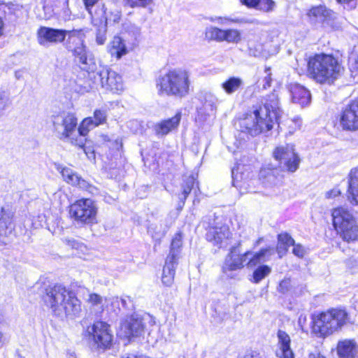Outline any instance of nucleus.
Here are the masks:
<instances>
[{
  "mask_svg": "<svg viewBox=\"0 0 358 358\" xmlns=\"http://www.w3.org/2000/svg\"><path fill=\"white\" fill-rule=\"evenodd\" d=\"M273 156L279 162L280 167L268 164L262 168L259 171V179L265 188L275 192V189H278L282 182L284 176L282 172H296L301 159L296 152L294 145L292 144L277 147L273 152Z\"/></svg>",
  "mask_w": 358,
  "mask_h": 358,
  "instance_id": "f257e3e1",
  "label": "nucleus"
},
{
  "mask_svg": "<svg viewBox=\"0 0 358 358\" xmlns=\"http://www.w3.org/2000/svg\"><path fill=\"white\" fill-rule=\"evenodd\" d=\"M280 115L278 96L273 92L269 94L264 105L256 108L238 121L243 133L256 136L261 133L270 131Z\"/></svg>",
  "mask_w": 358,
  "mask_h": 358,
  "instance_id": "f03ea898",
  "label": "nucleus"
},
{
  "mask_svg": "<svg viewBox=\"0 0 358 358\" xmlns=\"http://www.w3.org/2000/svg\"><path fill=\"white\" fill-rule=\"evenodd\" d=\"M343 67L338 59L331 55L316 54L309 58L308 73L320 83H331L341 75Z\"/></svg>",
  "mask_w": 358,
  "mask_h": 358,
  "instance_id": "7ed1b4c3",
  "label": "nucleus"
},
{
  "mask_svg": "<svg viewBox=\"0 0 358 358\" xmlns=\"http://www.w3.org/2000/svg\"><path fill=\"white\" fill-rule=\"evenodd\" d=\"M189 73L182 69L170 70L156 80V88L159 95L182 98L189 94Z\"/></svg>",
  "mask_w": 358,
  "mask_h": 358,
  "instance_id": "20e7f679",
  "label": "nucleus"
},
{
  "mask_svg": "<svg viewBox=\"0 0 358 358\" xmlns=\"http://www.w3.org/2000/svg\"><path fill=\"white\" fill-rule=\"evenodd\" d=\"M44 300L57 315L64 312L66 316L74 317L81 311L80 301L75 294L60 285L48 290Z\"/></svg>",
  "mask_w": 358,
  "mask_h": 358,
  "instance_id": "39448f33",
  "label": "nucleus"
},
{
  "mask_svg": "<svg viewBox=\"0 0 358 358\" xmlns=\"http://www.w3.org/2000/svg\"><path fill=\"white\" fill-rule=\"evenodd\" d=\"M348 319L345 310L333 308L315 317L313 329L321 336H326L341 329L347 324Z\"/></svg>",
  "mask_w": 358,
  "mask_h": 358,
  "instance_id": "423d86ee",
  "label": "nucleus"
},
{
  "mask_svg": "<svg viewBox=\"0 0 358 358\" xmlns=\"http://www.w3.org/2000/svg\"><path fill=\"white\" fill-rule=\"evenodd\" d=\"M53 131L63 141L83 148V138H77V118L72 113H62L52 117Z\"/></svg>",
  "mask_w": 358,
  "mask_h": 358,
  "instance_id": "0eeeda50",
  "label": "nucleus"
},
{
  "mask_svg": "<svg viewBox=\"0 0 358 358\" xmlns=\"http://www.w3.org/2000/svg\"><path fill=\"white\" fill-rule=\"evenodd\" d=\"M331 216L335 229L344 241L350 242L358 238V225L347 208H336L332 210Z\"/></svg>",
  "mask_w": 358,
  "mask_h": 358,
  "instance_id": "6e6552de",
  "label": "nucleus"
},
{
  "mask_svg": "<svg viewBox=\"0 0 358 358\" xmlns=\"http://www.w3.org/2000/svg\"><path fill=\"white\" fill-rule=\"evenodd\" d=\"M96 79H92L83 86V92L92 90L96 88L97 85L113 93L120 94L124 90L122 78L116 71L107 67H101L96 71Z\"/></svg>",
  "mask_w": 358,
  "mask_h": 358,
  "instance_id": "1a4fd4ad",
  "label": "nucleus"
},
{
  "mask_svg": "<svg viewBox=\"0 0 358 358\" xmlns=\"http://www.w3.org/2000/svg\"><path fill=\"white\" fill-rule=\"evenodd\" d=\"M71 219L78 225L96 223L97 207L90 199L77 200L69 207Z\"/></svg>",
  "mask_w": 358,
  "mask_h": 358,
  "instance_id": "9d476101",
  "label": "nucleus"
},
{
  "mask_svg": "<svg viewBox=\"0 0 358 358\" xmlns=\"http://www.w3.org/2000/svg\"><path fill=\"white\" fill-rule=\"evenodd\" d=\"M67 34H69V37L77 36L78 38L84 37V34L81 29L66 31L41 27L37 31L38 42L40 45L43 46L46 45L48 43H62L64 41Z\"/></svg>",
  "mask_w": 358,
  "mask_h": 358,
  "instance_id": "9b49d317",
  "label": "nucleus"
},
{
  "mask_svg": "<svg viewBox=\"0 0 358 358\" xmlns=\"http://www.w3.org/2000/svg\"><path fill=\"white\" fill-rule=\"evenodd\" d=\"M79 39L81 41L80 45L73 50L74 61L80 69L88 73L90 82L92 79L96 78V63L92 53L88 51L84 45L83 38Z\"/></svg>",
  "mask_w": 358,
  "mask_h": 358,
  "instance_id": "f8f14e48",
  "label": "nucleus"
},
{
  "mask_svg": "<svg viewBox=\"0 0 358 358\" xmlns=\"http://www.w3.org/2000/svg\"><path fill=\"white\" fill-rule=\"evenodd\" d=\"M87 331L97 348L106 350L110 347L113 335L110 333V327L106 322H95L92 327H88Z\"/></svg>",
  "mask_w": 358,
  "mask_h": 358,
  "instance_id": "ddd939ff",
  "label": "nucleus"
},
{
  "mask_svg": "<svg viewBox=\"0 0 358 358\" xmlns=\"http://www.w3.org/2000/svg\"><path fill=\"white\" fill-rule=\"evenodd\" d=\"M231 235L228 225L217 222L214 225L209 227L206 238L213 245L222 248L228 245Z\"/></svg>",
  "mask_w": 358,
  "mask_h": 358,
  "instance_id": "4468645a",
  "label": "nucleus"
},
{
  "mask_svg": "<svg viewBox=\"0 0 358 358\" xmlns=\"http://www.w3.org/2000/svg\"><path fill=\"white\" fill-rule=\"evenodd\" d=\"M339 123L343 130H358V99L345 106L341 110Z\"/></svg>",
  "mask_w": 358,
  "mask_h": 358,
  "instance_id": "2eb2a0df",
  "label": "nucleus"
},
{
  "mask_svg": "<svg viewBox=\"0 0 358 358\" xmlns=\"http://www.w3.org/2000/svg\"><path fill=\"white\" fill-rule=\"evenodd\" d=\"M57 170L62 174L64 180L73 186H77L88 192L94 194L97 192V189L83 179L76 172L69 167L57 166Z\"/></svg>",
  "mask_w": 358,
  "mask_h": 358,
  "instance_id": "dca6fc26",
  "label": "nucleus"
},
{
  "mask_svg": "<svg viewBox=\"0 0 358 358\" xmlns=\"http://www.w3.org/2000/svg\"><path fill=\"white\" fill-rule=\"evenodd\" d=\"M252 255L251 251H247L243 254H236L235 248H233L226 257L222 266V271L230 276L229 272L241 270L245 265L248 257Z\"/></svg>",
  "mask_w": 358,
  "mask_h": 358,
  "instance_id": "f3484780",
  "label": "nucleus"
},
{
  "mask_svg": "<svg viewBox=\"0 0 358 358\" xmlns=\"http://www.w3.org/2000/svg\"><path fill=\"white\" fill-rule=\"evenodd\" d=\"M15 209L11 204L6 203L0 210V236H7L14 229Z\"/></svg>",
  "mask_w": 358,
  "mask_h": 358,
  "instance_id": "a211bd4d",
  "label": "nucleus"
},
{
  "mask_svg": "<svg viewBox=\"0 0 358 358\" xmlns=\"http://www.w3.org/2000/svg\"><path fill=\"white\" fill-rule=\"evenodd\" d=\"M121 329L124 331V336L128 338L141 336L144 331L142 318L138 315H131L121 325Z\"/></svg>",
  "mask_w": 358,
  "mask_h": 358,
  "instance_id": "6ab92c4d",
  "label": "nucleus"
},
{
  "mask_svg": "<svg viewBox=\"0 0 358 358\" xmlns=\"http://www.w3.org/2000/svg\"><path fill=\"white\" fill-rule=\"evenodd\" d=\"M200 106L196 107L198 114L201 116H209L215 113L217 98L210 92H205L200 96Z\"/></svg>",
  "mask_w": 358,
  "mask_h": 358,
  "instance_id": "aec40b11",
  "label": "nucleus"
},
{
  "mask_svg": "<svg viewBox=\"0 0 358 358\" xmlns=\"http://www.w3.org/2000/svg\"><path fill=\"white\" fill-rule=\"evenodd\" d=\"M181 120V113H178L173 117L157 122L154 126V131L157 136L163 137L176 129Z\"/></svg>",
  "mask_w": 358,
  "mask_h": 358,
  "instance_id": "412c9836",
  "label": "nucleus"
},
{
  "mask_svg": "<svg viewBox=\"0 0 358 358\" xmlns=\"http://www.w3.org/2000/svg\"><path fill=\"white\" fill-rule=\"evenodd\" d=\"M278 343L275 355L279 358H294L290 348L291 339L289 336L282 330L277 333Z\"/></svg>",
  "mask_w": 358,
  "mask_h": 358,
  "instance_id": "4be33fe9",
  "label": "nucleus"
},
{
  "mask_svg": "<svg viewBox=\"0 0 358 358\" xmlns=\"http://www.w3.org/2000/svg\"><path fill=\"white\" fill-rule=\"evenodd\" d=\"M289 91L292 94V101L302 107L310 104L311 94L305 87L298 83L290 84Z\"/></svg>",
  "mask_w": 358,
  "mask_h": 358,
  "instance_id": "5701e85b",
  "label": "nucleus"
},
{
  "mask_svg": "<svg viewBox=\"0 0 358 358\" xmlns=\"http://www.w3.org/2000/svg\"><path fill=\"white\" fill-rule=\"evenodd\" d=\"M337 353L340 358H357L358 345L354 339H345L338 341Z\"/></svg>",
  "mask_w": 358,
  "mask_h": 358,
  "instance_id": "b1692460",
  "label": "nucleus"
},
{
  "mask_svg": "<svg viewBox=\"0 0 358 358\" xmlns=\"http://www.w3.org/2000/svg\"><path fill=\"white\" fill-rule=\"evenodd\" d=\"M331 15L332 11L324 5L313 6L307 13L309 20L313 23H324L331 19Z\"/></svg>",
  "mask_w": 358,
  "mask_h": 358,
  "instance_id": "393cba45",
  "label": "nucleus"
},
{
  "mask_svg": "<svg viewBox=\"0 0 358 358\" xmlns=\"http://www.w3.org/2000/svg\"><path fill=\"white\" fill-rule=\"evenodd\" d=\"M348 192L350 203L358 205V166L349 173Z\"/></svg>",
  "mask_w": 358,
  "mask_h": 358,
  "instance_id": "a878e982",
  "label": "nucleus"
},
{
  "mask_svg": "<svg viewBox=\"0 0 358 358\" xmlns=\"http://www.w3.org/2000/svg\"><path fill=\"white\" fill-rule=\"evenodd\" d=\"M177 264V260L172 259V257H166L162 276V281L164 285L169 287L173 284Z\"/></svg>",
  "mask_w": 358,
  "mask_h": 358,
  "instance_id": "bb28decb",
  "label": "nucleus"
},
{
  "mask_svg": "<svg viewBox=\"0 0 358 358\" xmlns=\"http://www.w3.org/2000/svg\"><path fill=\"white\" fill-rule=\"evenodd\" d=\"M96 127L97 126L96 123H94V120L92 117H87L82 121L78 129H76L77 138H83V148H81L84 150L85 154L87 155L88 158H90L91 157L88 155V153L86 150V148L85 146L86 142L85 137L87 135L88 132Z\"/></svg>",
  "mask_w": 358,
  "mask_h": 358,
  "instance_id": "cd10ccee",
  "label": "nucleus"
},
{
  "mask_svg": "<svg viewBox=\"0 0 358 358\" xmlns=\"http://www.w3.org/2000/svg\"><path fill=\"white\" fill-rule=\"evenodd\" d=\"M243 85V80L236 76L229 77L221 84L222 89L229 95L238 91Z\"/></svg>",
  "mask_w": 358,
  "mask_h": 358,
  "instance_id": "c85d7f7f",
  "label": "nucleus"
},
{
  "mask_svg": "<svg viewBox=\"0 0 358 358\" xmlns=\"http://www.w3.org/2000/svg\"><path fill=\"white\" fill-rule=\"evenodd\" d=\"M109 52L112 56H115L117 59L127 54V50L122 38L114 36L109 45Z\"/></svg>",
  "mask_w": 358,
  "mask_h": 358,
  "instance_id": "c756f323",
  "label": "nucleus"
},
{
  "mask_svg": "<svg viewBox=\"0 0 358 358\" xmlns=\"http://www.w3.org/2000/svg\"><path fill=\"white\" fill-rule=\"evenodd\" d=\"M271 248H263L261 249L258 252L253 254L248 257L247 262H245V265L248 268H252L259 264L264 259V257L266 255H271L273 252H271Z\"/></svg>",
  "mask_w": 358,
  "mask_h": 358,
  "instance_id": "7c9ffc66",
  "label": "nucleus"
},
{
  "mask_svg": "<svg viewBox=\"0 0 358 358\" xmlns=\"http://www.w3.org/2000/svg\"><path fill=\"white\" fill-rule=\"evenodd\" d=\"M295 241L292 236L287 233H282L278 236V245L277 251L278 254L281 252L285 253L288 248L291 245L293 246Z\"/></svg>",
  "mask_w": 358,
  "mask_h": 358,
  "instance_id": "2f4dec72",
  "label": "nucleus"
},
{
  "mask_svg": "<svg viewBox=\"0 0 358 358\" xmlns=\"http://www.w3.org/2000/svg\"><path fill=\"white\" fill-rule=\"evenodd\" d=\"M182 234L180 232L176 234L172 239L170 247V252L167 257H172V259L178 260L180 250L182 245Z\"/></svg>",
  "mask_w": 358,
  "mask_h": 358,
  "instance_id": "473e14b6",
  "label": "nucleus"
},
{
  "mask_svg": "<svg viewBox=\"0 0 358 358\" xmlns=\"http://www.w3.org/2000/svg\"><path fill=\"white\" fill-rule=\"evenodd\" d=\"M194 185L195 178L192 176H188L184 180L183 184L182 185V192L179 197L180 201L182 202V206L184 205L186 199L191 192L192 189L194 188ZM182 207V206H181V208Z\"/></svg>",
  "mask_w": 358,
  "mask_h": 358,
  "instance_id": "72a5a7b5",
  "label": "nucleus"
},
{
  "mask_svg": "<svg viewBox=\"0 0 358 358\" xmlns=\"http://www.w3.org/2000/svg\"><path fill=\"white\" fill-rule=\"evenodd\" d=\"M224 29L209 27L206 29L205 38L208 41H215L217 42H223Z\"/></svg>",
  "mask_w": 358,
  "mask_h": 358,
  "instance_id": "f704fd0d",
  "label": "nucleus"
},
{
  "mask_svg": "<svg viewBox=\"0 0 358 358\" xmlns=\"http://www.w3.org/2000/svg\"><path fill=\"white\" fill-rule=\"evenodd\" d=\"M92 20V22L97 25V23L99 24L105 23V18L106 17V8H105L104 4H98L96 6L94 10H92V14H90Z\"/></svg>",
  "mask_w": 358,
  "mask_h": 358,
  "instance_id": "c9c22d12",
  "label": "nucleus"
},
{
  "mask_svg": "<svg viewBox=\"0 0 358 358\" xmlns=\"http://www.w3.org/2000/svg\"><path fill=\"white\" fill-rule=\"evenodd\" d=\"M223 41L231 43H238L241 41V33L235 29H224Z\"/></svg>",
  "mask_w": 358,
  "mask_h": 358,
  "instance_id": "e433bc0d",
  "label": "nucleus"
},
{
  "mask_svg": "<svg viewBox=\"0 0 358 358\" xmlns=\"http://www.w3.org/2000/svg\"><path fill=\"white\" fill-rule=\"evenodd\" d=\"M271 271V268L266 265L259 266L253 272V282L259 283L266 278Z\"/></svg>",
  "mask_w": 358,
  "mask_h": 358,
  "instance_id": "4c0bfd02",
  "label": "nucleus"
},
{
  "mask_svg": "<svg viewBox=\"0 0 358 358\" xmlns=\"http://www.w3.org/2000/svg\"><path fill=\"white\" fill-rule=\"evenodd\" d=\"M107 39V25L106 23L97 24L96 30V43L98 45H103Z\"/></svg>",
  "mask_w": 358,
  "mask_h": 358,
  "instance_id": "58836bf2",
  "label": "nucleus"
},
{
  "mask_svg": "<svg viewBox=\"0 0 358 358\" xmlns=\"http://www.w3.org/2000/svg\"><path fill=\"white\" fill-rule=\"evenodd\" d=\"M276 3L273 0H258L257 9L264 13H271L274 11Z\"/></svg>",
  "mask_w": 358,
  "mask_h": 358,
  "instance_id": "ea45409f",
  "label": "nucleus"
},
{
  "mask_svg": "<svg viewBox=\"0 0 358 358\" xmlns=\"http://www.w3.org/2000/svg\"><path fill=\"white\" fill-rule=\"evenodd\" d=\"M108 108L106 106L101 107L99 109L95 110L94 113V123H96V126L99 124H103L106 120Z\"/></svg>",
  "mask_w": 358,
  "mask_h": 358,
  "instance_id": "a19ab883",
  "label": "nucleus"
},
{
  "mask_svg": "<svg viewBox=\"0 0 358 358\" xmlns=\"http://www.w3.org/2000/svg\"><path fill=\"white\" fill-rule=\"evenodd\" d=\"M122 17V12L117 8H110L108 13H106L105 18V23L108 24V22H113L114 23H118Z\"/></svg>",
  "mask_w": 358,
  "mask_h": 358,
  "instance_id": "79ce46f5",
  "label": "nucleus"
},
{
  "mask_svg": "<svg viewBox=\"0 0 358 358\" xmlns=\"http://www.w3.org/2000/svg\"><path fill=\"white\" fill-rule=\"evenodd\" d=\"M10 103L8 94L6 91L0 90V116L9 107Z\"/></svg>",
  "mask_w": 358,
  "mask_h": 358,
  "instance_id": "37998d69",
  "label": "nucleus"
},
{
  "mask_svg": "<svg viewBox=\"0 0 358 358\" xmlns=\"http://www.w3.org/2000/svg\"><path fill=\"white\" fill-rule=\"evenodd\" d=\"M87 301L93 306H97L100 309L103 310V299L102 296L97 294H90Z\"/></svg>",
  "mask_w": 358,
  "mask_h": 358,
  "instance_id": "c03bdc74",
  "label": "nucleus"
},
{
  "mask_svg": "<svg viewBox=\"0 0 358 358\" xmlns=\"http://www.w3.org/2000/svg\"><path fill=\"white\" fill-rule=\"evenodd\" d=\"M157 226H154L153 224L150 225L148 227V233L150 234L153 238L156 240H160L162 238H163L166 231L167 229L165 228L163 230L157 231Z\"/></svg>",
  "mask_w": 358,
  "mask_h": 358,
  "instance_id": "a18cd8bd",
  "label": "nucleus"
},
{
  "mask_svg": "<svg viewBox=\"0 0 358 358\" xmlns=\"http://www.w3.org/2000/svg\"><path fill=\"white\" fill-rule=\"evenodd\" d=\"M1 8H7L8 15L15 14L16 11L20 10V6L12 2L1 3Z\"/></svg>",
  "mask_w": 358,
  "mask_h": 358,
  "instance_id": "49530a36",
  "label": "nucleus"
},
{
  "mask_svg": "<svg viewBox=\"0 0 358 358\" xmlns=\"http://www.w3.org/2000/svg\"><path fill=\"white\" fill-rule=\"evenodd\" d=\"M211 22H217L220 24H228L229 22H240L239 19H231L229 17H215L209 18Z\"/></svg>",
  "mask_w": 358,
  "mask_h": 358,
  "instance_id": "de8ad7c7",
  "label": "nucleus"
},
{
  "mask_svg": "<svg viewBox=\"0 0 358 358\" xmlns=\"http://www.w3.org/2000/svg\"><path fill=\"white\" fill-rule=\"evenodd\" d=\"M292 253L295 256L302 258L306 255V250L302 245L299 243L296 244L294 243V244L293 245Z\"/></svg>",
  "mask_w": 358,
  "mask_h": 358,
  "instance_id": "09e8293b",
  "label": "nucleus"
},
{
  "mask_svg": "<svg viewBox=\"0 0 358 358\" xmlns=\"http://www.w3.org/2000/svg\"><path fill=\"white\" fill-rule=\"evenodd\" d=\"M64 242L69 246L71 247L72 248H75L77 250H81L83 247V245L74 238H65L64 239Z\"/></svg>",
  "mask_w": 358,
  "mask_h": 358,
  "instance_id": "8fccbe9b",
  "label": "nucleus"
},
{
  "mask_svg": "<svg viewBox=\"0 0 358 358\" xmlns=\"http://www.w3.org/2000/svg\"><path fill=\"white\" fill-rule=\"evenodd\" d=\"M153 1L154 0H130V5L131 7L139 6L145 8L152 3Z\"/></svg>",
  "mask_w": 358,
  "mask_h": 358,
  "instance_id": "3c124183",
  "label": "nucleus"
},
{
  "mask_svg": "<svg viewBox=\"0 0 358 358\" xmlns=\"http://www.w3.org/2000/svg\"><path fill=\"white\" fill-rule=\"evenodd\" d=\"M99 0H83L85 9L89 14H92V10L94 6L98 3Z\"/></svg>",
  "mask_w": 358,
  "mask_h": 358,
  "instance_id": "603ef678",
  "label": "nucleus"
},
{
  "mask_svg": "<svg viewBox=\"0 0 358 358\" xmlns=\"http://www.w3.org/2000/svg\"><path fill=\"white\" fill-rule=\"evenodd\" d=\"M105 301L108 303H110L111 306L113 308H117L118 310H120V299L118 296H112L108 299H106Z\"/></svg>",
  "mask_w": 358,
  "mask_h": 358,
  "instance_id": "864d4df0",
  "label": "nucleus"
},
{
  "mask_svg": "<svg viewBox=\"0 0 358 358\" xmlns=\"http://www.w3.org/2000/svg\"><path fill=\"white\" fill-rule=\"evenodd\" d=\"M240 2L248 8L257 9L258 5V0H240Z\"/></svg>",
  "mask_w": 358,
  "mask_h": 358,
  "instance_id": "5fc2aeb1",
  "label": "nucleus"
},
{
  "mask_svg": "<svg viewBox=\"0 0 358 358\" xmlns=\"http://www.w3.org/2000/svg\"><path fill=\"white\" fill-rule=\"evenodd\" d=\"M269 69H266V72L267 73V75L265 76L264 79L263 80L264 84H263V88L266 89L267 87H269L271 84V73L269 72Z\"/></svg>",
  "mask_w": 358,
  "mask_h": 358,
  "instance_id": "6e6d98bb",
  "label": "nucleus"
},
{
  "mask_svg": "<svg viewBox=\"0 0 358 358\" xmlns=\"http://www.w3.org/2000/svg\"><path fill=\"white\" fill-rule=\"evenodd\" d=\"M9 337L3 331H0V348L9 343Z\"/></svg>",
  "mask_w": 358,
  "mask_h": 358,
  "instance_id": "4d7b16f0",
  "label": "nucleus"
},
{
  "mask_svg": "<svg viewBox=\"0 0 358 358\" xmlns=\"http://www.w3.org/2000/svg\"><path fill=\"white\" fill-rule=\"evenodd\" d=\"M341 194V192L338 189H333L326 193V198L331 199L338 196Z\"/></svg>",
  "mask_w": 358,
  "mask_h": 358,
  "instance_id": "13d9d810",
  "label": "nucleus"
},
{
  "mask_svg": "<svg viewBox=\"0 0 358 358\" xmlns=\"http://www.w3.org/2000/svg\"><path fill=\"white\" fill-rule=\"evenodd\" d=\"M289 285V282L287 280H282L280 282L278 287L279 292L282 293H285L288 290V287Z\"/></svg>",
  "mask_w": 358,
  "mask_h": 358,
  "instance_id": "bf43d9fd",
  "label": "nucleus"
},
{
  "mask_svg": "<svg viewBox=\"0 0 358 358\" xmlns=\"http://www.w3.org/2000/svg\"><path fill=\"white\" fill-rule=\"evenodd\" d=\"M292 122L295 124V129H300L302 124V120L300 117H297L293 119Z\"/></svg>",
  "mask_w": 358,
  "mask_h": 358,
  "instance_id": "052dcab7",
  "label": "nucleus"
},
{
  "mask_svg": "<svg viewBox=\"0 0 358 358\" xmlns=\"http://www.w3.org/2000/svg\"><path fill=\"white\" fill-rule=\"evenodd\" d=\"M122 358H143V356L134 353H127L124 355Z\"/></svg>",
  "mask_w": 358,
  "mask_h": 358,
  "instance_id": "680f3d73",
  "label": "nucleus"
},
{
  "mask_svg": "<svg viewBox=\"0 0 358 358\" xmlns=\"http://www.w3.org/2000/svg\"><path fill=\"white\" fill-rule=\"evenodd\" d=\"M120 303L122 304V307L124 308H128L127 301H130L129 297H127V299L126 298H120Z\"/></svg>",
  "mask_w": 358,
  "mask_h": 358,
  "instance_id": "e2e57ef3",
  "label": "nucleus"
},
{
  "mask_svg": "<svg viewBox=\"0 0 358 358\" xmlns=\"http://www.w3.org/2000/svg\"><path fill=\"white\" fill-rule=\"evenodd\" d=\"M309 358H325V357L320 355L310 354L309 355Z\"/></svg>",
  "mask_w": 358,
  "mask_h": 358,
  "instance_id": "0e129e2a",
  "label": "nucleus"
},
{
  "mask_svg": "<svg viewBox=\"0 0 358 358\" xmlns=\"http://www.w3.org/2000/svg\"><path fill=\"white\" fill-rule=\"evenodd\" d=\"M3 20L0 17V36L3 33Z\"/></svg>",
  "mask_w": 358,
  "mask_h": 358,
  "instance_id": "69168bd1",
  "label": "nucleus"
},
{
  "mask_svg": "<svg viewBox=\"0 0 358 358\" xmlns=\"http://www.w3.org/2000/svg\"><path fill=\"white\" fill-rule=\"evenodd\" d=\"M4 322V315L2 313H0V324H3Z\"/></svg>",
  "mask_w": 358,
  "mask_h": 358,
  "instance_id": "338daca9",
  "label": "nucleus"
},
{
  "mask_svg": "<svg viewBox=\"0 0 358 358\" xmlns=\"http://www.w3.org/2000/svg\"><path fill=\"white\" fill-rule=\"evenodd\" d=\"M231 174H232V178L234 179V174H235V169L234 168H233L231 170Z\"/></svg>",
  "mask_w": 358,
  "mask_h": 358,
  "instance_id": "774afa93",
  "label": "nucleus"
}]
</instances>
